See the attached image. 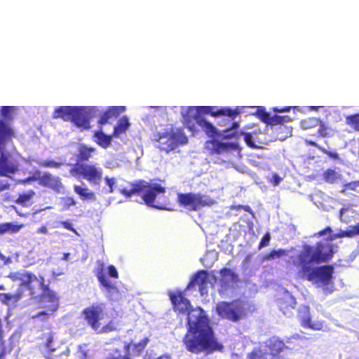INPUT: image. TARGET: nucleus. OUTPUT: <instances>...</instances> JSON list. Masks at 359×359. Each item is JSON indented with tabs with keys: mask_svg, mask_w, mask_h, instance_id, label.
<instances>
[{
	"mask_svg": "<svg viewBox=\"0 0 359 359\" xmlns=\"http://www.w3.org/2000/svg\"><path fill=\"white\" fill-rule=\"evenodd\" d=\"M125 111V107H109L107 110L100 116L97 123L103 126L108 123L111 118H117L121 113Z\"/></svg>",
	"mask_w": 359,
	"mask_h": 359,
	"instance_id": "nucleus-19",
	"label": "nucleus"
},
{
	"mask_svg": "<svg viewBox=\"0 0 359 359\" xmlns=\"http://www.w3.org/2000/svg\"><path fill=\"white\" fill-rule=\"evenodd\" d=\"M116 330L115 324L111 321L107 325L104 326L102 329V332H108Z\"/></svg>",
	"mask_w": 359,
	"mask_h": 359,
	"instance_id": "nucleus-57",
	"label": "nucleus"
},
{
	"mask_svg": "<svg viewBox=\"0 0 359 359\" xmlns=\"http://www.w3.org/2000/svg\"><path fill=\"white\" fill-rule=\"evenodd\" d=\"M61 225L67 230L71 231L74 233L77 234L76 230L73 227L72 224L69 221L61 222Z\"/></svg>",
	"mask_w": 359,
	"mask_h": 359,
	"instance_id": "nucleus-54",
	"label": "nucleus"
},
{
	"mask_svg": "<svg viewBox=\"0 0 359 359\" xmlns=\"http://www.w3.org/2000/svg\"><path fill=\"white\" fill-rule=\"evenodd\" d=\"M319 119L315 117H309L301 121V126L303 128L307 129L318 126Z\"/></svg>",
	"mask_w": 359,
	"mask_h": 359,
	"instance_id": "nucleus-43",
	"label": "nucleus"
},
{
	"mask_svg": "<svg viewBox=\"0 0 359 359\" xmlns=\"http://www.w3.org/2000/svg\"><path fill=\"white\" fill-rule=\"evenodd\" d=\"M254 309L249 301L236 300L232 302H222L217 306V312L222 318L237 322Z\"/></svg>",
	"mask_w": 359,
	"mask_h": 359,
	"instance_id": "nucleus-7",
	"label": "nucleus"
},
{
	"mask_svg": "<svg viewBox=\"0 0 359 359\" xmlns=\"http://www.w3.org/2000/svg\"><path fill=\"white\" fill-rule=\"evenodd\" d=\"M102 312V309L99 306L87 308L83 311L84 318L95 330H97L99 327L98 321Z\"/></svg>",
	"mask_w": 359,
	"mask_h": 359,
	"instance_id": "nucleus-17",
	"label": "nucleus"
},
{
	"mask_svg": "<svg viewBox=\"0 0 359 359\" xmlns=\"http://www.w3.org/2000/svg\"><path fill=\"white\" fill-rule=\"evenodd\" d=\"M320 151H322L323 154H326L327 156L332 159L337 160L339 158V154L337 152L328 151L323 147L320 148Z\"/></svg>",
	"mask_w": 359,
	"mask_h": 359,
	"instance_id": "nucleus-52",
	"label": "nucleus"
},
{
	"mask_svg": "<svg viewBox=\"0 0 359 359\" xmlns=\"http://www.w3.org/2000/svg\"><path fill=\"white\" fill-rule=\"evenodd\" d=\"M334 255L333 246L325 241L314 245H304L303 250L292 259V264H319L327 262Z\"/></svg>",
	"mask_w": 359,
	"mask_h": 359,
	"instance_id": "nucleus-4",
	"label": "nucleus"
},
{
	"mask_svg": "<svg viewBox=\"0 0 359 359\" xmlns=\"http://www.w3.org/2000/svg\"><path fill=\"white\" fill-rule=\"evenodd\" d=\"M217 281V276L215 274L214 271L208 272L204 269L198 270L192 275L184 292L196 290L204 292L207 290L208 283L210 284L212 288H215Z\"/></svg>",
	"mask_w": 359,
	"mask_h": 359,
	"instance_id": "nucleus-10",
	"label": "nucleus"
},
{
	"mask_svg": "<svg viewBox=\"0 0 359 359\" xmlns=\"http://www.w3.org/2000/svg\"><path fill=\"white\" fill-rule=\"evenodd\" d=\"M346 122L355 131H359V114L348 116L346 118Z\"/></svg>",
	"mask_w": 359,
	"mask_h": 359,
	"instance_id": "nucleus-40",
	"label": "nucleus"
},
{
	"mask_svg": "<svg viewBox=\"0 0 359 359\" xmlns=\"http://www.w3.org/2000/svg\"><path fill=\"white\" fill-rule=\"evenodd\" d=\"M95 276L97 278L100 283L106 289L110 290L114 289V284L111 280L107 278L104 273V264L102 263L96 270Z\"/></svg>",
	"mask_w": 359,
	"mask_h": 359,
	"instance_id": "nucleus-27",
	"label": "nucleus"
},
{
	"mask_svg": "<svg viewBox=\"0 0 359 359\" xmlns=\"http://www.w3.org/2000/svg\"><path fill=\"white\" fill-rule=\"evenodd\" d=\"M290 107H285L281 109H278L277 107H274L273 110L276 112H285V111H289L290 110Z\"/></svg>",
	"mask_w": 359,
	"mask_h": 359,
	"instance_id": "nucleus-61",
	"label": "nucleus"
},
{
	"mask_svg": "<svg viewBox=\"0 0 359 359\" xmlns=\"http://www.w3.org/2000/svg\"><path fill=\"white\" fill-rule=\"evenodd\" d=\"M74 107L72 106H61L55 109L53 118H62L65 121H70L72 118Z\"/></svg>",
	"mask_w": 359,
	"mask_h": 359,
	"instance_id": "nucleus-23",
	"label": "nucleus"
},
{
	"mask_svg": "<svg viewBox=\"0 0 359 359\" xmlns=\"http://www.w3.org/2000/svg\"><path fill=\"white\" fill-rule=\"evenodd\" d=\"M238 135H243L244 137V141L248 145V147L250 148H256L257 146L253 141L252 136L250 133H245L243 131L239 132L238 134H232V135H228V137H237Z\"/></svg>",
	"mask_w": 359,
	"mask_h": 359,
	"instance_id": "nucleus-37",
	"label": "nucleus"
},
{
	"mask_svg": "<svg viewBox=\"0 0 359 359\" xmlns=\"http://www.w3.org/2000/svg\"><path fill=\"white\" fill-rule=\"evenodd\" d=\"M37 164L41 168H59L63 163L53 160H40L37 161Z\"/></svg>",
	"mask_w": 359,
	"mask_h": 359,
	"instance_id": "nucleus-38",
	"label": "nucleus"
},
{
	"mask_svg": "<svg viewBox=\"0 0 359 359\" xmlns=\"http://www.w3.org/2000/svg\"><path fill=\"white\" fill-rule=\"evenodd\" d=\"M177 201L181 206L190 211H196L203 207L215 204V201L210 196L200 193H180L177 194Z\"/></svg>",
	"mask_w": 359,
	"mask_h": 359,
	"instance_id": "nucleus-11",
	"label": "nucleus"
},
{
	"mask_svg": "<svg viewBox=\"0 0 359 359\" xmlns=\"http://www.w3.org/2000/svg\"><path fill=\"white\" fill-rule=\"evenodd\" d=\"M359 187V180L353 181L344 184L341 193L345 194L347 191H355Z\"/></svg>",
	"mask_w": 359,
	"mask_h": 359,
	"instance_id": "nucleus-46",
	"label": "nucleus"
},
{
	"mask_svg": "<svg viewBox=\"0 0 359 359\" xmlns=\"http://www.w3.org/2000/svg\"><path fill=\"white\" fill-rule=\"evenodd\" d=\"M287 251L285 249L272 250L264 256V260H273L287 255Z\"/></svg>",
	"mask_w": 359,
	"mask_h": 359,
	"instance_id": "nucleus-36",
	"label": "nucleus"
},
{
	"mask_svg": "<svg viewBox=\"0 0 359 359\" xmlns=\"http://www.w3.org/2000/svg\"><path fill=\"white\" fill-rule=\"evenodd\" d=\"M10 189V184L6 182L0 181V193L8 190Z\"/></svg>",
	"mask_w": 359,
	"mask_h": 359,
	"instance_id": "nucleus-58",
	"label": "nucleus"
},
{
	"mask_svg": "<svg viewBox=\"0 0 359 359\" xmlns=\"http://www.w3.org/2000/svg\"><path fill=\"white\" fill-rule=\"evenodd\" d=\"M76 201L72 197H67L65 199V205L67 206V208H69L70 206L75 205Z\"/></svg>",
	"mask_w": 359,
	"mask_h": 359,
	"instance_id": "nucleus-60",
	"label": "nucleus"
},
{
	"mask_svg": "<svg viewBox=\"0 0 359 359\" xmlns=\"http://www.w3.org/2000/svg\"><path fill=\"white\" fill-rule=\"evenodd\" d=\"M148 342L147 339H144L136 344H133V351L134 355H139L143 351Z\"/></svg>",
	"mask_w": 359,
	"mask_h": 359,
	"instance_id": "nucleus-45",
	"label": "nucleus"
},
{
	"mask_svg": "<svg viewBox=\"0 0 359 359\" xmlns=\"http://www.w3.org/2000/svg\"><path fill=\"white\" fill-rule=\"evenodd\" d=\"M305 143L308 146H312V147H316L320 151V148H323L322 147H320L319 144H318L316 142H314L313 140H306Z\"/></svg>",
	"mask_w": 359,
	"mask_h": 359,
	"instance_id": "nucleus-59",
	"label": "nucleus"
},
{
	"mask_svg": "<svg viewBox=\"0 0 359 359\" xmlns=\"http://www.w3.org/2000/svg\"><path fill=\"white\" fill-rule=\"evenodd\" d=\"M35 191L32 189L28 190L26 192L20 194L18 198L14 201L15 203L20 205L23 207L28 206L34 196H35Z\"/></svg>",
	"mask_w": 359,
	"mask_h": 359,
	"instance_id": "nucleus-26",
	"label": "nucleus"
},
{
	"mask_svg": "<svg viewBox=\"0 0 359 359\" xmlns=\"http://www.w3.org/2000/svg\"><path fill=\"white\" fill-rule=\"evenodd\" d=\"M129 121L127 117L124 116L120 119L118 124L115 126L113 136H118L119 134L124 133L129 126Z\"/></svg>",
	"mask_w": 359,
	"mask_h": 359,
	"instance_id": "nucleus-33",
	"label": "nucleus"
},
{
	"mask_svg": "<svg viewBox=\"0 0 359 359\" xmlns=\"http://www.w3.org/2000/svg\"><path fill=\"white\" fill-rule=\"evenodd\" d=\"M21 297V293H15L11 294L10 293H0V302L10 306L17 302Z\"/></svg>",
	"mask_w": 359,
	"mask_h": 359,
	"instance_id": "nucleus-31",
	"label": "nucleus"
},
{
	"mask_svg": "<svg viewBox=\"0 0 359 359\" xmlns=\"http://www.w3.org/2000/svg\"><path fill=\"white\" fill-rule=\"evenodd\" d=\"M15 108L13 106H3L1 107V114L3 116V119L0 121H4L6 124L11 125L8 123L13 119L12 114L14 112Z\"/></svg>",
	"mask_w": 359,
	"mask_h": 359,
	"instance_id": "nucleus-32",
	"label": "nucleus"
},
{
	"mask_svg": "<svg viewBox=\"0 0 359 359\" xmlns=\"http://www.w3.org/2000/svg\"><path fill=\"white\" fill-rule=\"evenodd\" d=\"M282 180V178L276 173H274L272 175L271 179L270 180L271 183L274 186H278L280 181Z\"/></svg>",
	"mask_w": 359,
	"mask_h": 359,
	"instance_id": "nucleus-56",
	"label": "nucleus"
},
{
	"mask_svg": "<svg viewBox=\"0 0 359 359\" xmlns=\"http://www.w3.org/2000/svg\"><path fill=\"white\" fill-rule=\"evenodd\" d=\"M248 359H267L266 353L261 350L254 351L248 355Z\"/></svg>",
	"mask_w": 359,
	"mask_h": 359,
	"instance_id": "nucleus-48",
	"label": "nucleus"
},
{
	"mask_svg": "<svg viewBox=\"0 0 359 359\" xmlns=\"http://www.w3.org/2000/svg\"><path fill=\"white\" fill-rule=\"evenodd\" d=\"M218 110L219 108L216 106L189 107L184 117V124L193 133L198 132V126H199L209 137H214L217 134V129L203 116L210 114L217 117Z\"/></svg>",
	"mask_w": 359,
	"mask_h": 359,
	"instance_id": "nucleus-2",
	"label": "nucleus"
},
{
	"mask_svg": "<svg viewBox=\"0 0 359 359\" xmlns=\"http://www.w3.org/2000/svg\"><path fill=\"white\" fill-rule=\"evenodd\" d=\"M323 179L329 183H334L338 179V174L334 170L328 169L323 173Z\"/></svg>",
	"mask_w": 359,
	"mask_h": 359,
	"instance_id": "nucleus-42",
	"label": "nucleus"
},
{
	"mask_svg": "<svg viewBox=\"0 0 359 359\" xmlns=\"http://www.w3.org/2000/svg\"><path fill=\"white\" fill-rule=\"evenodd\" d=\"M39 184L43 187L48 188L56 194L62 193L64 184L58 176H55L49 172H45L39 175Z\"/></svg>",
	"mask_w": 359,
	"mask_h": 359,
	"instance_id": "nucleus-14",
	"label": "nucleus"
},
{
	"mask_svg": "<svg viewBox=\"0 0 359 359\" xmlns=\"http://www.w3.org/2000/svg\"><path fill=\"white\" fill-rule=\"evenodd\" d=\"M0 260L3 262L4 265H8L12 263L13 258L10 256H5L4 254L1 253L0 251Z\"/></svg>",
	"mask_w": 359,
	"mask_h": 359,
	"instance_id": "nucleus-55",
	"label": "nucleus"
},
{
	"mask_svg": "<svg viewBox=\"0 0 359 359\" xmlns=\"http://www.w3.org/2000/svg\"><path fill=\"white\" fill-rule=\"evenodd\" d=\"M251 108L255 110L251 113L252 114L257 116L263 123L270 126L272 116L266 111L264 107L257 106Z\"/></svg>",
	"mask_w": 359,
	"mask_h": 359,
	"instance_id": "nucleus-25",
	"label": "nucleus"
},
{
	"mask_svg": "<svg viewBox=\"0 0 359 359\" xmlns=\"http://www.w3.org/2000/svg\"><path fill=\"white\" fill-rule=\"evenodd\" d=\"M99 114L97 107H76L72 115L71 122L81 130L90 128V121Z\"/></svg>",
	"mask_w": 359,
	"mask_h": 359,
	"instance_id": "nucleus-12",
	"label": "nucleus"
},
{
	"mask_svg": "<svg viewBox=\"0 0 359 359\" xmlns=\"http://www.w3.org/2000/svg\"><path fill=\"white\" fill-rule=\"evenodd\" d=\"M0 359H1L5 355V348L3 346V343L0 341Z\"/></svg>",
	"mask_w": 359,
	"mask_h": 359,
	"instance_id": "nucleus-64",
	"label": "nucleus"
},
{
	"mask_svg": "<svg viewBox=\"0 0 359 359\" xmlns=\"http://www.w3.org/2000/svg\"><path fill=\"white\" fill-rule=\"evenodd\" d=\"M69 353V350L67 348L65 351H62L60 354L59 359H67Z\"/></svg>",
	"mask_w": 359,
	"mask_h": 359,
	"instance_id": "nucleus-63",
	"label": "nucleus"
},
{
	"mask_svg": "<svg viewBox=\"0 0 359 359\" xmlns=\"http://www.w3.org/2000/svg\"><path fill=\"white\" fill-rule=\"evenodd\" d=\"M305 327H309L311 329L315 330H320L323 328V323L320 321H312L310 320V323L309 325H306Z\"/></svg>",
	"mask_w": 359,
	"mask_h": 359,
	"instance_id": "nucleus-50",
	"label": "nucleus"
},
{
	"mask_svg": "<svg viewBox=\"0 0 359 359\" xmlns=\"http://www.w3.org/2000/svg\"><path fill=\"white\" fill-rule=\"evenodd\" d=\"M112 137L113 135H107L101 130L95 131L93 134V137L95 138V142L103 149H107L110 146Z\"/></svg>",
	"mask_w": 359,
	"mask_h": 359,
	"instance_id": "nucleus-24",
	"label": "nucleus"
},
{
	"mask_svg": "<svg viewBox=\"0 0 359 359\" xmlns=\"http://www.w3.org/2000/svg\"><path fill=\"white\" fill-rule=\"evenodd\" d=\"M205 147L210 154L220 155L237 150L238 146L236 143L222 142L213 139L206 141Z\"/></svg>",
	"mask_w": 359,
	"mask_h": 359,
	"instance_id": "nucleus-15",
	"label": "nucleus"
},
{
	"mask_svg": "<svg viewBox=\"0 0 359 359\" xmlns=\"http://www.w3.org/2000/svg\"><path fill=\"white\" fill-rule=\"evenodd\" d=\"M266 346L269 347L272 354L271 359H278L276 354L280 353L285 348H286L283 341H280L278 337H273L270 338L266 342Z\"/></svg>",
	"mask_w": 359,
	"mask_h": 359,
	"instance_id": "nucleus-21",
	"label": "nucleus"
},
{
	"mask_svg": "<svg viewBox=\"0 0 359 359\" xmlns=\"http://www.w3.org/2000/svg\"><path fill=\"white\" fill-rule=\"evenodd\" d=\"M154 141L158 143L156 147L161 151L169 153L175 149L179 145H183L188 142V138L182 131L165 132L163 134H156Z\"/></svg>",
	"mask_w": 359,
	"mask_h": 359,
	"instance_id": "nucleus-9",
	"label": "nucleus"
},
{
	"mask_svg": "<svg viewBox=\"0 0 359 359\" xmlns=\"http://www.w3.org/2000/svg\"><path fill=\"white\" fill-rule=\"evenodd\" d=\"M243 107H236L234 109L230 107H220L218 110V116H226L231 118H234L236 116L240 114L242 112Z\"/></svg>",
	"mask_w": 359,
	"mask_h": 359,
	"instance_id": "nucleus-30",
	"label": "nucleus"
},
{
	"mask_svg": "<svg viewBox=\"0 0 359 359\" xmlns=\"http://www.w3.org/2000/svg\"><path fill=\"white\" fill-rule=\"evenodd\" d=\"M318 126H319L318 132L321 137H325L330 135V128H327L320 119Z\"/></svg>",
	"mask_w": 359,
	"mask_h": 359,
	"instance_id": "nucleus-47",
	"label": "nucleus"
},
{
	"mask_svg": "<svg viewBox=\"0 0 359 359\" xmlns=\"http://www.w3.org/2000/svg\"><path fill=\"white\" fill-rule=\"evenodd\" d=\"M8 278L13 282H19L18 285L20 290L50 292L48 286L44 284V278L41 276L37 277L31 272H13L8 275Z\"/></svg>",
	"mask_w": 359,
	"mask_h": 359,
	"instance_id": "nucleus-8",
	"label": "nucleus"
},
{
	"mask_svg": "<svg viewBox=\"0 0 359 359\" xmlns=\"http://www.w3.org/2000/svg\"><path fill=\"white\" fill-rule=\"evenodd\" d=\"M107 270H108V275L111 278H118V271H117L116 267L114 265H109L107 268Z\"/></svg>",
	"mask_w": 359,
	"mask_h": 359,
	"instance_id": "nucleus-53",
	"label": "nucleus"
},
{
	"mask_svg": "<svg viewBox=\"0 0 359 359\" xmlns=\"http://www.w3.org/2000/svg\"><path fill=\"white\" fill-rule=\"evenodd\" d=\"M74 191L82 200H94L95 198V194L90 191L87 187L74 185Z\"/></svg>",
	"mask_w": 359,
	"mask_h": 359,
	"instance_id": "nucleus-29",
	"label": "nucleus"
},
{
	"mask_svg": "<svg viewBox=\"0 0 359 359\" xmlns=\"http://www.w3.org/2000/svg\"><path fill=\"white\" fill-rule=\"evenodd\" d=\"M41 175V172L39 170H36L33 175L29 176L25 179H21L18 180L17 184L25 185L30 182L38 181L39 179V175Z\"/></svg>",
	"mask_w": 359,
	"mask_h": 359,
	"instance_id": "nucleus-44",
	"label": "nucleus"
},
{
	"mask_svg": "<svg viewBox=\"0 0 359 359\" xmlns=\"http://www.w3.org/2000/svg\"><path fill=\"white\" fill-rule=\"evenodd\" d=\"M107 185L109 187L108 192L111 194L114 192V186L116 184V179L114 177H105L104 178Z\"/></svg>",
	"mask_w": 359,
	"mask_h": 359,
	"instance_id": "nucleus-51",
	"label": "nucleus"
},
{
	"mask_svg": "<svg viewBox=\"0 0 359 359\" xmlns=\"http://www.w3.org/2000/svg\"><path fill=\"white\" fill-rule=\"evenodd\" d=\"M220 278L217 277V285L225 288L238 282V275L230 268L224 267L219 271Z\"/></svg>",
	"mask_w": 359,
	"mask_h": 359,
	"instance_id": "nucleus-16",
	"label": "nucleus"
},
{
	"mask_svg": "<svg viewBox=\"0 0 359 359\" xmlns=\"http://www.w3.org/2000/svg\"><path fill=\"white\" fill-rule=\"evenodd\" d=\"M291 121L292 118L289 116L274 115L271 118L270 126L283 125L284 123H287Z\"/></svg>",
	"mask_w": 359,
	"mask_h": 359,
	"instance_id": "nucleus-41",
	"label": "nucleus"
},
{
	"mask_svg": "<svg viewBox=\"0 0 359 359\" xmlns=\"http://www.w3.org/2000/svg\"><path fill=\"white\" fill-rule=\"evenodd\" d=\"M144 203L149 206L160 210H172V209L168 207L166 203H161L158 201L157 196L160 194L165 193V188L159 184H149L144 180H138L135 183L130 184V188H123L120 190L121 194L126 197H131L133 195H141Z\"/></svg>",
	"mask_w": 359,
	"mask_h": 359,
	"instance_id": "nucleus-3",
	"label": "nucleus"
},
{
	"mask_svg": "<svg viewBox=\"0 0 359 359\" xmlns=\"http://www.w3.org/2000/svg\"><path fill=\"white\" fill-rule=\"evenodd\" d=\"M15 133L13 128L4 121H0V177L11 178L18 169V163L12 155L5 153L6 144L11 141Z\"/></svg>",
	"mask_w": 359,
	"mask_h": 359,
	"instance_id": "nucleus-5",
	"label": "nucleus"
},
{
	"mask_svg": "<svg viewBox=\"0 0 359 359\" xmlns=\"http://www.w3.org/2000/svg\"><path fill=\"white\" fill-rule=\"evenodd\" d=\"M359 235V225L358 223L352 226H351L350 230L347 231H340L337 235L334 236V238H343V237H348L351 238L355 236Z\"/></svg>",
	"mask_w": 359,
	"mask_h": 359,
	"instance_id": "nucleus-35",
	"label": "nucleus"
},
{
	"mask_svg": "<svg viewBox=\"0 0 359 359\" xmlns=\"http://www.w3.org/2000/svg\"><path fill=\"white\" fill-rule=\"evenodd\" d=\"M95 151L96 149L94 147H88L86 144H80L76 155V163H83L88 161Z\"/></svg>",
	"mask_w": 359,
	"mask_h": 359,
	"instance_id": "nucleus-20",
	"label": "nucleus"
},
{
	"mask_svg": "<svg viewBox=\"0 0 359 359\" xmlns=\"http://www.w3.org/2000/svg\"><path fill=\"white\" fill-rule=\"evenodd\" d=\"M37 233H43L47 234L48 233V229L45 226H42L40 228L37 229Z\"/></svg>",
	"mask_w": 359,
	"mask_h": 359,
	"instance_id": "nucleus-62",
	"label": "nucleus"
},
{
	"mask_svg": "<svg viewBox=\"0 0 359 359\" xmlns=\"http://www.w3.org/2000/svg\"><path fill=\"white\" fill-rule=\"evenodd\" d=\"M23 226L24 224H14L11 222L1 223L0 224V236L6 233H16L23 228Z\"/></svg>",
	"mask_w": 359,
	"mask_h": 359,
	"instance_id": "nucleus-28",
	"label": "nucleus"
},
{
	"mask_svg": "<svg viewBox=\"0 0 359 359\" xmlns=\"http://www.w3.org/2000/svg\"><path fill=\"white\" fill-rule=\"evenodd\" d=\"M313 264H292L296 269V278L306 280L323 287L332 283L334 267L324 265L313 267Z\"/></svg>",
	"mask_w": 359,
	"mask_h": 359,
	"instance_id": "nucleus-6",
	"label": "nucleus"
},
{
	"mask_svg": "<svg viewBox=\"0 0 359 359\" xmlns=\"http://www.w3.org/2000/svg\"><path fill=\"white\" fill-rule=\"evenodd\" d=\"M270 239H271V234H270V233L266 232L262 237L261 241L259 242L258 248L262 249L264 247L268 246L269 245Z\"/></svg>",
	"mask_w": 359,
	"mask_h": 359,
	"instance_id": "nucleus-49",
	"label": "nucleus"
},
{
	"mask_svg": "<svg viewBox=\"0 0 359 359\" xmlns=\"http://www.w3.org/2000/svg\"><path fill=\"white\" fill-rule=\"evenodd\" d=\"M39 304L41 308L48 311H55L59 306V298L55 293H41L39 297Z\"/></svg>",
	"mask_w": 359,
	"mask_h": 359,
	"instance_id": "nucleus-18",
	"label": "nucleus"
},
{
	"mask_svg": "<svg viewBox=\"0 0 359 359\" xmlns=\"http://www.w3.org/2000/svg\"><path fill=\"white\" fill-rule=\"evenodd\" d=\"M184 293H169L170 299L175 311L187 313V332L183 339L186 348L194 353L213 351L223 348L215 337L210 325V319L201 308L191 309Z\"/></svg>",
	"mask_w": 359,
	"mask_h": 359,
	"instance_id": "nucleus-1",
	"label": "nucleus"
},
{
	"mask_svg": "<svg viewBox=\"0 0 359 359\" xmlns=\"http://www.w3.org/2000/svg\"><path fill=\"white\" fill-rule=\"evenodd\" d=\"M130 347H131L130 344H126L124 346V349H125V352H126V355H122L121 352L119 351H118L117 349H116L115 351L114 352V353H112L111 356L107 357L106 359H130V357L128 355H129V351H130Z\"/></svg>",
	"mask_w": 359,
	"mask_h": 359,
	"instance_id": "nucleus-39",
	"label": "nucleus"
},
{
	"mask_svg": "<svg viewBox=\"0 0 359 359\" xmlns=\"http://www.w3.org/2000/svg\"><path fill=\"white\" fill-rule=\"evenodd\" d=\"M283 297L278 299V304L280 310L284 314H286L285 309H294L297 304L296 299L292 295V293H281Z\"/></svg>",
	"mask_w": 359,
	"mask_h": 359,
	"instance_id": "nucleus-22",
	"label": "nucleus"
},
{
	"mask_svg": "<svg viewBox=\"0 0 359 359\" xmlns=\"http://www.w3.org/2000/svg\"><path fill=\"white\" fill-rule=\"evenodd\" d=\"M70 173L73 176L82 177L89 182L99 184L102 179V169L94 164L75 163L71 169Z\"/></svg>",
	"mask_w": 359,
	"mask_h": 359,
	"instance_id": "nucleus-13",
	"label": "nucleus"
},
{
	"mask_svg": "<svg viewBox=\"0 0 359 359\" xmlns=\"http://www.w3.org/2000/svg\"><path fill=\"white\" fill-rule=\"evenodd\" d=\"M299 316L302 320V325L304 327L310 323L311 316L309 308L307 306H301L298 310Z\"/></svg>",
	"mask_w": 359,
	"mask_h": 359,
	"instance_id": "nucleus-34",
	"label": "nucleus"
}]
</instances>
